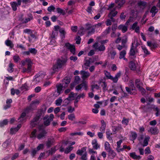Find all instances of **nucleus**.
<instances>
[{
  "label": "nucleus",
  "mask_w": 160,
  "mask_h": 160,
  "mask_svg": "<svg viewBox=\"0 0 160 160\" xmlns=\"http://www.w3.org/2000/svg\"><path fill=\"white\" fill-rule=\"evenodd\" d=\"M67 58L66 57L58 58L57 60L56 64L54 65L53 67V70L54 71H57L58 68H61L63 66H66Z\"/></svg>",
  "instance_id": "nucleus-1"
},
{
  "label": "nucleus",
  "mask_w": 160,
  "mask_h": 160,
  "mask_svg": "<svg viewBox=\"0 0 160 160\" xmlns=\"http://www.w3.org/2000/svg\"><path fill=\"white\" fill-rule=\"evenodd\" d=\"M46 106L45 105L43 106L42 109H40L38 111L36 116L34 118L39 120L41 117L43 116L44 113L46 111Z\"/></svg>",
  "instance_id": "nucleus-2"
},
{
  "label": "nucleus",
  "mask_w": 160,
  "mask_h": 160,
  "mask_svg": "<svg viewBox=\"0 0 160 160\" xmlns=\"http://www.w3.org/2000/svg\"><path fill=\"white\" fill-rule=\"evenodd\" d=\"M83 88L86 90L88 89V82L86 81H83L82 83L77 85L75 87V89L77 91H79L81 90L82 88Z\"/></svg>",
  "instance_id": "nucleus-3"
},
{
  "label": "nucleus",
  "mask_w": 160,
  "mask_h": 160,
  "mask_svg": "<svg viewBox=\"0 0 160 160\" xmlns=\"http://www.w3.org/2000/svg\"><path fill=\"white\" fill-rule=\"evenodd\" d=\"M32 62L31 59L29 58H27L25 61H22V65L24 66L26 64H27L28 71V72H30L32 66Z\"/></svg>",
  "instance_id": "nucleus-4"
},
{
  "label": "nucleus",
  "mask_w": 160,
  "mask_h": 160,
  "mask_svg": "<svg viewBox=\"0 0 160 160\" xmlns=\"http://www.w3.org/2000/svg\"><path fill=\"white\" fill-rule=\"evenodd\" d=\"M93 47L96 50L99 51H103L105 49V47L104 45L101 44L100 45H99L97 42H95L93 45Z\"/></svg>",
  "instance_id": "nucleus-5"
},
{
  "label": "nucleus",
  "mask_w": 160,
  "mask_h": 160,
  "mask_svg": "<svg viewBox=\"0 0 160 160\" xmlns=\"http://www.w3.org/2000/svg\"><path fill=\"white\" fill-rule=\"evenodd\" d=\"M67 49H69L73 55L75 54V48L74 45L70 44L69 43H67L65 44V46Z\"/></svg>",
  "instance_id": "nucleus-6"
},
{
  "label": "nucleus",
  "mask_w": 160,
  "mask_h": 160,
  "mask_svg": "<svg viewBox=\"0 0 160 160\" xmlns=\"http://www.w3.org/2000/svg\"><path fill=\"white\" fill-rule=\"evenodd\" d=\"M57 88V94H56V96H58L62 92V88L64 86L63 84H62L61 83H58L56 85Z\"/></svg>",
  "instance_id": "nucleus-7"
},
{
  "label": "nucleus",
  "mask_w": 160,
  "mask_h": 160,
  "mask_svg": "<svg viewBox=\"0 0 160 160\" xmlns=\"http://www.w3.org/2000/svg\"><path fill=\"white\" fill-rule=\"evenodd\" d=\"M102 23H99L97 24H95L92 26V28L90 31L88 32V34L90 35L94 33L95 32V29L96 28H99V27H101Z\"/></svg>",
  "instance_id": "nucleus-8"
},
{
  "label": "nucleus",
  "mask_w": 160,
  "mask_h": 160,
  "mask_svg": "<svg viewBox=\"0 0 160 160\" xmlns=\"http://www.w3.org/2000/svg\"><path fill=\"white\" fill-rule=\"evenodd\" d=\"M138 52V51L137 48L134 46H132L129 52L130 56H133L135 57V56L136 53Z\"/></svg>",
  "instance_id": "nucleus-9"
},
{
  "label": "nucleus",
  "mask_w": 160,
  "mask_h": 160,
  "mask_svg": "<svg viewBox=\"0 0 160 160\" xmlns=\"http://www.w3.org/2000/svg\"><path fill=\"white\" fill-rule=\"evenodd\" d=\"M125 89L128 93L130 95H135L137 93L136 90L133 88L126 87Z\"/></svg>",
  "instance_id": "nucleus-10"
},
{
  "label": "nucleus",
  "mask_w": 160,
  "mask_h": 160,
  "mask_svg": "<svg viewBox=\"0 0 160 160\" xmlns=\"http://www.w3.org/2000/svg\"><path fill=\"white\" fill-rule=\"evenodd\" d=\"M126 54V51L125 50H122L120 52L119 58L120 59H123L126 61H127L128 59L125 58V56Z\"/></svg>",
  "instance_id": "nucleus-11"
},
{
  "label": "nucleus",
  "mask_w": 160,
  "mask_h": 160,
  "mask_svg": "<svg viewBox=\"0 0 160 160\" xmlns=\"http://www.w3.org/2000/svg\"><path fill=\"white\" fill-rule=\"evenodd\" d=\"M82 78L83 80L87 79L90 76L89 73L88 72L82 71L80 72Z\"/></svg>",
  "instance_id": "nucleus-12"
},
{
  "label": "nucleus",
  "mask_w": 160,
  "mask_h": 160,
  "mask_svg": "<svg viewBox=\"0 0 160 160\" xmlns=\"http://www.w3.org/2000/svg\"><path fill=\"white\" fill-rule=\"evenodd\" d=\"M135 86L140 90L145 91V89L142 87L143 84L140 81H136Z\"/></svg>",
  "instance_id": "nucleus-13"
},
{
  "label": "nucleus",
  "mask_w": 160,
  "mask_h": 160,
  "mask_svg": "<svg viewBox=\"0 0 160 160\" xmlns=\"http://www.w3.org/2000/svg\"><path fill=\"white\" fill-rule=\"evenodd\" d=\"M128 26L123 25L122 24L119 25L118 27V29L121 30L122 32L124 33L126 32L128 30Z\"/></svg>",
  "instance_id": "nucleus-14"
},
{
  "label": "nucleus",
  "mask_w": 160,
  "mask_h": 160,
  "mask_svg": "<svg viewBox=\"0 0 160 160\" xmlns=\"http://www.w3.org/2000/svg\"><path fill=\"white\" fill-rule=\"evenodd\" d=\"M38 120L34 118L31 121L30 127L33 128L39 123Z\"/></svg>",
  "instance_id": "nucleus-15"
},
{
  "label": "nucleus",
  "mask_w": 160,
  "mask_h": 160,
  "mask_svg": "<svg viewBox=\"0 0 160 160\" xmlns=\"http://www.w3.org/2000/svg\"><path fill=\"white\" fill-rule=\"evenodd\" d=\"M104 73L106 77L105 78L106 79H111L112 80H113V78L111 75L110 73L109 72H108L107 71H104Z\"/></svg>",
  "instance_id": "nucleus-16"
},
{
  "label": "nucleus",
  "mask_w": 160,
  "mask_h": 160,
  "mask_svg": "<svg viewBox=\"0 0 160 160\" xmlns=\"http://www.w3.org/2000/svg\"><path fill=\"white\" fill-rule=\"evenodd\" d=\"M46 133L47 132L46 131L44 130H43L41 132H40V133L37 136V138L38 139H40L44 137L45 136Z\"/></svg>",
  "instance_id": "nucleus-17"
},
{
  "label": "nucleus",
  "mask_w": 160,
  "mask_h": 160,
  "mask_svg": "<svg viewBox=\"0 0 160 160\" xmlns=\"http://www.w3.org/2000/svg\"><path fill=\"white\" fill-rule=\"evenodd\" d=\"M108 152V155L109 157H110L111 158H113L116 155V153L112 149L109 150L107 151Z\"/></svg>",
  "instance_id": "nucleus-18"
},
{
  "label": "nucleus",
  "mask_w": 160,
  "mask_h": 160,
  "mask_svg": "<svg viewBox=\"0 0 160 160\" xmlns=\"http://www.w3.org/2000/svg\"><path fill=\"white\" fill-rule=\"evenodd\" d=\"M129 65V68L132 70H135L137 67V65L133 61L130 62Z\"/></svg>",
  "instance_id": "nucleus-19"
},
{
  "label": "nucleus",
  "mask_w": 160,
  "mask_h": 160,
  "mask_svg": "<svg viewBox=\"0 0 160 160\" xmlns=\"http://www.w3.org/2000/svg\"><path fill=\"white\" fill-rule=\"evenodd\" d=\"M102 123V126L100 128V131L102 132H104L106 128V123L103 120H102L101 121Z\"/></svg>",
  "instance_id": "nucleus-20"
},
{
  "label": "nucleus",
  "mask_w": 160,
  "mask_h": 160,
  "mask_svg": "<svg viewBox=\"0 0 160 160\" xmlns=\"http://www.w3.org/2000/svg\"><path fill=\"white\" fill-rule=\"evenodd\" d=\"M87 149L86 147H84L82 148L81 149H78L76 153L78 155L81 156L83 153L85 152H86V150Z\"/></svg>",
  "instance_id": "nucleus-21"
},
{
  "label": "nucleus",
  "mask_w": 160,
  "mask_h": 160,
  "mask_svg": "<svg viewBox=\"0 0 160 160\" xmlns=\"http://www.w3.org/2000/svg\"><path fill=\"white\" fill-rule=\"evenodd\" d=\"M48 118V117H47L46 116L44 117L43 118L44 120H45L46 119V120H45L44 121V124L46 126H48L50 124V122L51 121L48 119L47 118Z\"/></svg>",
  "instance_id": "nucleus-22"
},
{
  "label": "nucleus",
  "mask_w": 160,
  "mask_h": 160,
  "mask_svg": "<svg viewBox=\"0 0 160 160\" xmlns=\"http://www.w3.org/2000/svg\"><path fill=\"white\" fill-rule=\"evenodd\" d=\"M92 144L93 145V148L95 149H97L99 148V146L98 145V143L96 140H94L92 142Z\"/></svg>",
  "instance_id": "nucleus-23"
},
{
  "label": "nucleus",
  "mask_w": 160,
  "mask_h": 160,
  "mask_svg": "<svg viewBox=\"0 0 160 160\" xmlns=\"http://www.w3.org/2000/svg\"><path fill=\"white\" fill-rule=\"evenodd\" d=\"M130 156L131 157L134 159H139L141 158V157L140 156L137 155L135 152L130 153Z\"/></svg>",
  "instance_id": "nucleus-24"
},
{
  "label": "nucleus",
  "mask_w": 160,
  "mask_h": 160,
  "mask_svg": "<svg viewBox=\"0 0 160 160\" xmlns=\"http://www.w3.org/2000/svg\"><path fill=\"white\" fill-rule=\"evenodd\" d=\"M79 83L78 81H74L73 82H71L70 85V88L72 90L74 87L78 85Z\"/></svg>",
  "instance_id": "nucleus-25"
},
{
  "label": "nucleus",
  "mask_w": 160,
  "mask_h": 160,
  "mask_svg": "<svg viewBox=\"0 0 160 160\" xmlns=\"http://www.w3.org/2000/svg\"><path fill=\"white\" fill-rule=\"evenodd\" d=\"M115 9L114 8L113 9H112L110 10V12L108 13V15H110V16L112 17H115L118 14V12L117 11H115Z\"/></svg>",
  "instance_id": "nucleus-26"
},
{
  "label": "nucleus",
  "mask_w": 160,
  "mask_h": 160,
  "mask_svg": "<svg viewBox=\"0 0 160 160\" xmlns=\"http://www.w3.org/2000/svg\"><path fill=\"white\" fill-rule=\"evenodd\" d=\"M5 44L8 46L10 47L11 48H12L14 46V44L12 43V42L8 39L7 40L5 41Z\"/></svg>",
  "instance_id": "nucleus-27"
},
{
  "label": "nucleus",
  "mask_w": 160,
  "mask_h": 160,
  "mask_svg": "<svg viewBox=\"0 0 160 160\" xmlns=\"http://www.w3.org/2000/svg\"><path fill=\"white\" fill-rule=\"evenodd\" d=\"M39 103V102L38 100L32 101V102L31 104L30 105V106L29 107L27 108H26V110H25L26 112H29L30 110H31L32 108H31V106L32 104H36V103L38 104Z\"/></svg>",
  "instance_id": "nucleus-28"
},
{
  "label": "nucleus",
  "mask_w": 160,
  "mask_h": 160,
  "mask_svg": "<svg viewBox=\"0 0 160 160\" xmlns=\"http://www.w3.org/2000/svg\"><path fill=\"white\" fill-rule=\"evenodd\" d=\"M99 84H101L102 87H103V90L105 91L107 89L106 88L107 85L105 82H102L100 81L99 83Z\"/></svg>",
  "instance_id": "nucleus-29"
},
{
  "label": "nucleus",
  "mask_w": 160,
  "mask_h": 160,
  "mask_svg": "<svg viewBox=\"0 0 160 160\" xmlns=\"http://www.w3.org/2000/svg\"><path fill=\"white\" fill-rule=\"evenodd\" d=\"M12 8L13 10L16 11L17 9V6H18L17 3L16 2H13L11 3Z\"/></svg>",
  "instance_id": "nucleus-30"
},
{
  "label": "nucleus",
  "mask_w": 160,
  "mask_h": 160,
  "mask_svg": "<svg viewBox=\"0 0 160 160\" xmlns=\"http://www.w3.org/2000/svg\"><path fill=\"white\" fill-rule=\"evenodd\" d=\"M149 137H146L144 140L142 144V145L143 147H145L147 146L148 144V142L149 141Z\"/></svg>",
  "instance_id": "nucleus-31"
},
{
  "label": "nucleus",
  "mask_w": 160,
  "mask_h": 160,
  "mask_svg": "<svg viewBox=\"0 0 160 160\" xmlns=\"http://www.w3.org/2000/svg\"><path fill=\"white\" fill-rule=\"evenodd\" d=\"M28 16L29 17V18H26L25 20L23 22V23H26L28 21H29L33 19V17L32 16V15L31 14H29L28 15Z\"/></svg>",
  "instance_id": "nucleus-32"
},
{
  "label": "nucleus",
  "mask_w": 160,
  "mask_h": 160,
  "mask_svg": "<svg viewBox=\"0 0 160 160\" xmlns=\"http://www.w3.org/2000/svg\"><path fill=\"white\" fill-rule=\"evenodd\" d=\"M86 31L85 28L82 27H81L78 31V33L81 35H82L84 32Z\"/></svg>",
  "instance_id": "nucleus-33"
},
{
  "label": "nucleus",
  "mask_w": 160,
  "mask_h": 160,
  "mask_svg": "<svg viewBox=\"0 0 160 160\" xmlns=\"http://www.w3.org/2000/svg\"><path fill=\"white\" fill-rule=\"evenodd\" d=\"M56 10L58 13L62 14L63 15L66 14L65 11L59 8H57Z\"/></svg>",
  "instance_id": "nucleus-34"
},
{
  "label": "nucleus",
  "mask_w": 160,
  "mask_h": 160,
  "mask_svg": "<svg viewBox=\"0 0 160 160\" xmlns=\"http://www.w3.org/2000/svg\"><path fill=\"white\" fill-rule=\"evenodd\" d=\"M133 17L130 16L128 20L125 23L126 26H129L130 24V23L133 21Z\"/></svg>",
  "instance_id": "nucleus-35"
},
{
  "label": "nucleus",
  "mask_w": 160,
  "mask_h": 160,
  "mask_svg": "<svg viewBox=\"0 0 160 160\" xmlns=\"http://www.w3.org/2000/svg\"><path fill=\"white\" fill-rule=\"evenodd\" d=\"M157 129L156 128L152 127L149 130V131L153 134H157Z\"/></svg>",
  "instance_id": "nucleus-36"
},
{
  "label": "nucleus",
  "mask_w": 160,
  "mask_h": 160,
  "mask_svg": "<svg viewBox=\"0 0 160 160\" xmlns=\"http://www.w3.org/2000/svg\"><path fill=\"white\" fill-rule=\"evenodd\" d=\"M14 66L13 64L12 63H10L9 65V67L8 68V71L10 72H12L14 71V68H13V67Z\"/></svg>",
  "instance_id": "nucleus-37"
},
{
  "label": "nucleus",
  "mask_w": 160,
  "mask_h": 160,
  "mask_svg": "<svg viewBox=\"0 0 160 160\" xmlns=\"http://www.w3.org/2000/svg\"><path fill=\"white\" fill-rule=\"evenodd\" d=\"M105 148L107 151H108L109 150L111 149L109 144L107 142H105Z\"/></svg>",
  "instance_id": "nucleus-38"
},
{
  "label": "nucleus",
  "mask_w": 160,
  "mask_h": 160,
  "mask_svg": "<svg viewBox=\"0 0 160 160\" xmlns=\"http://www.w3.org/2000/svg\"><path fill=\"white\" fill-rule=\"evenodd\" d=\"M158 11V9L156 7L154 6L152 7L150 12L152 13H157Z\"/></svg>",
  "instance_id": "nucleus-39"
},
{
  "label": "nucleus",
  "mask_w": 160,
  "mask_h": 160,
  "mask_svg": "<svg viewBox=\"0 0 160 160\" xmlns=\"http://www.w3.org/2000/svg\"><path fill=\"white\" fill-rule=\"evenodd\" d=\"M18 130V128H11L10 129V133L11 134H13L17 132Z\"/></svg>",
  "instance_id": "nucleus-40"
},
{
  "label": "nucleus",
  "mask_w": 160,
  "mask_h": 160,
  "mask_svg": "<svg viewBox=\"0 0 160 160\" xmlns=\"http://www.w3.org/2000/svg\"><path fill=\"white\" fill-rule=\"evenodd\" d=\"M62 102V100L61 98H59L58 99L56 100L55 101V104L57 106H60Z\"/></svg>",
  "instance_id": "nucleus-41"
},
{
  "label": "nucleus",
  "mask_w": 160,
  "mask_h": 160,
  "mask_svg": "<svg viewBox=\"0 0 160 160\" xmlns=\"http://www.w3.org/2000/svg\"><path fill=\"white\" fill-rule=\"evenodd\" d=\"M121 35V34L119 32H118L117 33V37L118 38H117L116 41H115V42L116 43H118L119 42H120L121 40V38L120 37Z\"/></svg>",
  "instance_id": "nucleus-42"
},
{
  "label": "nucleus",
  "mask_w": 160,
  "mask_h": 160,
  "mask_svg": "<svg viewBox=\"0 0 160 160\" xmlns=\"http://www.w3.org/2000/svg\"><path fill=\"white\" fill-rule=\"evenodd\" d=\"M111 31V28L110 27H109L108 28L105 29L103 32V33L105 35H107L110 33Z\"/></svg>",
  "instance_id": "nucleus-43"
},
{
  "label": "nucleus",
  "mask_w": 160,
  "mask_h": 160,
  "mask_svg": "<svg viewBox=\"0 0 160 160\" xmlns=\"http://www.w3.org/2000/svg\"><path fill=\"white\" fill-rule=\"evenodd\" d=\"M125 1L124 0H121L119 3L118 4L117 7L120 8L122 7L124 3H125Z\"/></svg>",
  "instance_id": "nucleus-44"
},
{
  "label": "nucleus",
  "mask_w": 160,
  "mask_h": 160,
  "mask_svg": "<svg viewBox=\"0 0 160 160\" xmlns=\"http://www.w3.org/2000/svg\"><path fill=\"white\" fill-rule=\"evenodd\" d=\"M138 4L140 7H145L147 6V3L146 2L140 1L138 2Z\"/></svg>",
  "instance_id": "nucleus-45"
},
{
  "label": "nucleus",
  "mask_w": 160,
  "mask_h": 160,
  "mask_svg": "<svg viewBox=\"0 0 160 160\" xmlns=\"http://www.w3.org/2000/svg\"><path fill=\"white\" fill-rule=\"evenodd\" d=\"M8 121L7 119H4L2 122H0V126L2 127L8 124Z\"/></svg>",
  "instance_id": "nucleus-46"
},
{
  "label": "nucleus",
  "mask_w": 160,
  "mask_h": 160,
  "mask_svg": "<svg viewBox=\"0 0 160 160\" xmlns=\"http://www.w3.org/2000/svg\"><path fill=\"white\" fill-rule=\"evenodd\" d=\"M98 58V57L97 56H95L92 58H90L89 59V61L91 63H93L95 61L97 60V59Z\"/></svg>",
  "instance_id": "nucleus-47"
},
{
  "label": "nucleus",
  "mask_w": 160,
  "mask_h": 160,
  "mask_svg": "<svg viewBox=\"0 0 160 160\" xmlns=\"http://www.w3.org/2000/svg\"><path fill=\"white\" fill-rule=\"evenodd\" d=\"M53 142L51 140V139H48L46 143V146L48 148H49L51 147Z\"/></svg>",
  "instance_id": "nucleus-48"
},
{
  "label": "nucleus",
  "mask_w": 160,
  "mask_h": 160,
  "mask_svg": "<svg viewBox=\"0 0 160 160\" xmlns=\"http://www.w3.org/2000/svg\"><path fill=\"white\" fill-rule=\"evenodd\" d=\"M110 36L112 38H116L117 36V33H116V31H112Z\"/></svg>",
  "instance_id": "nucleus-49"
},
{
  "label": "nucleus",
  "mask_w": 160,
  "mask_h": 160,
  "mask_svg": "<svg viewBox=\"0 0 160 160\" xmlns=\"http://www.w3.org/2000/svg\"><path fill=\"white\" fill-rule=\"evenodd\" d=\"M106 135L107 138L109 140L112 141V138L110 137L111 135H112V133H111L110 131H107L106 132Z\"/></svg>",
  "instance_id": "nucleus-50"
},
{
  "label": "nucleus",
  "mask_w": 160,
  "mask_h": 160,
  "mask_svg": "<svg viewBox=\"0 0 160 160\" xmlns=\"http://www.w3.org/2000/svg\"><path fill=\"white\" fill-rule=\"evenodd\" d=\"M81 160H87V153L86 152H85L81 157Z\"/></svg>",
  "instance_id": "nucleus-51"
},
{
  "label": "nucleus",
  "mask_w": 160,
  "mask_h": 160,
  "mask_svg": "<svg viewBox=\"0 0 160 160\" xmlns=\"http://www.w3.org/2000/svg\"><path fill=\"white\" fill-rule=\"evenodd\" d=\"M58 35V32L53 31L51 35V38H54L55 36H56Z\"/></svg>",
  "instance_id": "nucleus-52"
},
{
  "label": "nucleus",
  "mask_w": 160,
  "mask_h": 160,
  "mask_svg": "<svg viewBox=\"0 0 160 160\" xmlns=\"http://www.w3.org/2000/svg\"><path fill=\"white\" fill-rule=\"evenodd\" d=\"M55 151V148H51L50 150H49L48 151V155L49 156L50 155H52L53 153H54Z\"/></svg>",
  "instance_id": "nucleus-53"
},
{
  "label": "nucleus",
  "mask_w": 160,
  "mask_h": 160,
  "mask_svg": "<svg viewBox=\"0 0 160 160\" xmlns=\"http://www.w3.org/2000/svg\"><path fill=\"white\" fill-rule=\"evenodd\" d=\"M29 50L30 53L33 54H36L37 52V50L34 48H30Z\"/></svg>",
  "instance_id": "nucleus-54"
},
{
  "label": "nucleus",
  "mask_w": 160,
  "mask_h": 160,
  "mask_svg": "<svg viewBox=\"0 0 160 160\" xmlns=\"http://www.w3.org/2000/svg\"><path fill=\"white\" fill-rule=\"evenodd\" d=\"M85 28L86 31L90 29L91 28L92 29V26L91 24L88 23L86 24Z\"/></svg>",
  "instance_id": "nucleus-55"
},
{
  "label": "nucleus",
  "mask_w": 160,
  "mask_h": 160,
  "mask_svg": "<svg viewBox=\"0 0 160 160\" xmlns=\"http://www.w3.org/2000/svg\"><path fill=\"white\" fill-rule=\"evenodd\" d=\"M73 147H71L67 148L66 150L64 152L65 153H68L70 152L73 149Z\"/></svg>",
  "instance_id": "nucleus-56"
},
{
  "label": "nucleus",
  "mask_w": 160,
  "mask_h": 160,
  "mask_svg": "<svg viewBox=\"0 0 160 160\" xmlns=\"http://www.w3.org/2000/svg\"><path fill=\"white\" fill-rule=\"evenodd\" d=\"M126 17V15L124 14V12H122L120 16V18L122 20H125Z\"/></svg>",
  "instance_id": "nucleus-57"
},
{
  "label": "nucleus",
  "mask_w": 160,
  "mask_h": 160,
  "mask_svg": "<svg viewBox=\"0 0 160 160\" xmlns=\"http://www.w3.org/2000/svg\"><path fill=\"white\" fill-rule=\"evenodd\" d=\"M38 151L36 149V148L32 149L31 152V155L32 157H34L35 156L36 154Z\"/></svg>",
  "instance_id": "nucleus-58"
},
{
  "label": "nucleus",
  "mask_w": 160,
  "mask_h": 160,
  "mask_svg": "<svg viewBox=\"0 0 160 160\" xmlns=\"http://www.w3.org/2000/svg\"><path fill=\"white\" fill-rule=\"evenodd\" d=\"M121 128L119 127H116L115 126H112V130L113 132H115L116 131H118Z\"/></svg>",
  "instance_id": "nucleus-59"
},
{
  "label": "nucleus",
  "mask_w": 160,
  "mask_h": 160,
  "mask_svg": "<svg viewBox=\"0 0 160 160\" xmlns=\"http://www.w3.org/2000/svg\"><path fill=\"white\" fill-rule=\"evenodd\" d=\"M28 87L26 84L22 85V86L21 87L20 89L21 90H23L24 91H27V89Z\"/></svg>",
  "instance_id": "nucleus-60"
},
{
  "label": "nucleus",
  "mask_w": 160,
  "mask_h": 160,
  "mask_svg": "<svg viewBox=\"0 0 160 160\" xmlns=\"http://www.w3.org/2000/svg\"><path fill=\"white\" fill-rule=\"evenodd\" d=\"M87 11L89 14H91L92 12V7L91 6H89L87 8Z\"/></svg>",
  "instance_id": "nucleus-61"
},
{
  "label": "nucleus",
  "mask_w": 160,
  "mask_h": 160,
  "mask_svg": "<svg viewBox=\"0 0 160 160\" xmlns=\"http://www.w3.org/2000/svg\"><path fill=\"white\" fill-rule=\"evenodd\" d=\"M68 118L69 120L72 121L75 118V117L74 114H72L68 115Z\"/></svg>",
  "instance_id": "nucleus-62"
},
{
  "label": "nucleus",
  "mask_w": 160,
  "mask_h": 160,
  "mask_svg": "<svg viewBox=\"0 0 160 160\" xmlns=\"http://www.w3.org/2000/svg\"><path fill=\"white\" fill-rule=\"evenodd\" d=\"M132 138L133 141L135 140L137 137V134L135 132H132Z\"/></svg>",
  "instance_id": "nucleus-63"
},
{
  "label": "nucleus",
  "mask_w": 160,
  "mask_h": 160,
  "mask_svg": "<svg viewBox=\"0 0 160 160\" xmlns=\"http://www.w3.org/2000/svg\"><path fill=\"white\" fill-rule=\"evenodd\" d=\"M55 9V8L52 5L48 7V10L49 12H51L52 11H54Z\"/></svg>",
  "instance_id": "nucleus-64"
}]
</instances>
